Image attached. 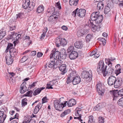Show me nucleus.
I'll return each mask as SVG.
<instances>
[{
  "instance_id": "1",
  "label": "nucleus",
  "mask_w": 123,
  "mask_h": 123,
  "mask_svg": "<svg viewBox=\"0 0 123 123\" xmlns=\"http://www.w3.org/2000/svg\"><path fill=\"white\" fill-rule=\"evenodd\" d=\"M81 79L79 75H77L76 71H72L69 75L68 78L67 83V84L72 82L74 85H75L80 83Z\"/></svg>"
},
{
  "instance_id": "2",
  "label": "nucleus",
  "mask_w": 123,
  "mask_h": 123,
  "mask_svg": "<svg viewBox=\"0 0 123 123\" xmlns=\"http://www.w3.org/2000/svg\"><path fill=\"white\" fill-rule=\"evenodd\" d=\"M91 18L92 21H95L97 24L101 23L103 19V17L102 15H99V12H93L91 15Z\"/></svg>"
},
{
  "instance_id": "3",
  "label": "nucleus",
  "mask_w": 123,
  "mask_h": 123,
  "mask_svg": "<svg viewBox=\"0 0 123 123\" xmlns=\"http://www.w3.org/2000/svg\"><path fill=\"white\" fill-rule=\"evenodd\" d=\"M107 67V65L105 66L104 62L103 60L100 61L98 63L97 71L99 74H101L102 73L103 75H105L107 73L105 71V69H106Z\"/></svg>"
},
{
  "instance_id": "4",
  "label": "nucleus",
  "mask_w": 123,
  "mask_h": 123,
  "mask_svg": "<svg viewBox=\"0 0 123 123\" xmlns=\"http://www.w3.org/2000/svg\"><path fill=\"white\" fill-rule=\"evenodd\" d=\"M85 27H88V29H81L80 31V32L77 33V35L78 37H80L81 36H83L87 32L88 30L90 28H91L93 30L95 29V25L93 24L92 22H91L90 20L89 21L88 25L86 26Z\"/></svg>"
},
{
  "instance_id": "5",
  "label": "nucleus",
  "mask_w": 123,
  "mask_h": 123,
  "mask_svg": "<svg viewBox=\"0 0 123 123\" xmlns=\"http://www.w3.org/2000/svg\"><path fill=\"white\" fill-rule=\"evenodd\" d=\"M110 93L113 97V100H114L115 98L118 97H123V88L119 90H117L110 91Z\"/></svg>"
},
{
  "instance_id": "6",
  "label": "nucleus",
  "mask_w": 123,
  "mask_h": 123,
  "mask_svg": "<svg viewBox=\"0 0 123 123\" xmlns=\"http://www.w3.org/2000/svg\"><path fill=\"white\" fill-rule=\"evenodd\" d=\"M91 74H90L88 72L86 71H83L81 75V77L82 78L86 80V81H90L92 78L91 77H92Z\"/></svg>"
},
{
  "instance_id": "7",
  "label": "nucleus",
  "mask_w": 123,
  "mask_h": 123,
  "mask_svg": "<svg viewBox=\"0 0 123 123\" xmlns=\"http://www.w3.org/2000/svg\"><path fill=\"white\" fill-rule=\"evenodd\" d=\"M54 105L55 109L59 111L62 110V104H61L60 101L59 100H55L54 101Z\"/></svg>"
},
{
  "instance_id": "8",
  "label": "nucleus",
  "mask_w": 123,
  "mask_h": 123,
  "mask_svg": "<svg viewBox=\"0 0 123 123\" xmlns=\"http://www.w3.org/2000/svg\"><path fill=\"white\" fill-rule=\"evenodd\" d=\"M66 54L64 52V54H62L59 51H55V55L54 56V58L56 59H64L66 58Z\"/></svg>"
},
{
  "instance_id": "9",
  "label": "nucleus",
  "mask_w": 123,
  "mask_h": 123,
  "mask_svg": "<svg viewBox=\"0 0 123 123\" xmlns=\"http://www.w3.org/2000/svg\"><path fill=\"white\" fill-rule=\"evenodd\" d=\"M116 78L113 75L111 76L108 78L107 80V83L109 85L111 86L115 85V84L117 81Z\"/></svg>"
},
{
  "instance_id": "10",
  "label": "nucleus",
  "mask_w": 123,
  "mask_h": 123,
  "mask_svg": "<svg viewBox=\"0 0 123 123\" xmlns=\"http://www.w3.org/2000/svg\"><path fill=\"white\" fill-rule=\"evenodd\" d=\"M21 33H19V34H17L14 32L11 33V34L9 35L8 36V38H23L22 36Z\"/></svg>"
},
{
  "instance_id": "11",
  "label": "nucleus",
  "mask_w": 123,
  "mask_h": 123,
  "mask_svg": "<svg viewBox=\"0 0 123 123\" xmlns=\"http://www.w3.org/2000/svg\"><path fill=\"white\" fill-rule=\"evenodd\" d=\"M96 88L98 94L100 95H103L104 92V90L102 88L101 83L98 84L96 85Z\"/></svg>"
},
{
  "instance_id": "12",
  "label": "nucleus",
  "mask_w": 123,
  "mask_h": 123,
  "mask_svg": "<svg viewBox=\"0 0 123 123\" xmlns=\"http://www.w3.org/2000/svg\"><path fill=\"white\" fill-rule=\"evenodd\" d=\"M105 106L106 103L105 102H102L100 103H99L93 108V110L94 111L96 110L100 111L101 110L102 108L104 107Z\"/></svg>"
},
{
  "instance_id": "13",
  "label": "nucleus",
  "mask_w": 123,
  "mask_h": 123,
  "mask_svg": "<svg viewBox=\"0 0 123 123\" xmlns=\"http://www.w3.org/2000/svg\"><path fill=\"white\" fill-rule=\"evenodd\" d=\"M26 83L24 81L21 84L20 88V93L23 94L27 90V88L26 86Z\"/></svg>"
},
{
  "instance_id": "14",
  "label": "nucleus",
  "mask_w": 123,
  "mask_h": 123,
  "mask_svg": "<svg viewBox=\"0 0 123 123\" xmlns=\"http://www.w3.org/2000/svg\"><path fill=\"white\" fill-rule=\"evenodd\" d=\"M123 83V79L120 78H117V81L116 82L114 87L116 88H118L122 85Z\"/></svg>"
},
{
  "instance_id": "15",
  "label": "nucleus",
  "mask_w": 123,
  "mask_h": 123,
  "mask_svg": "<svg viewBox=\"0 0 123 123\" xmlns=\"http://www.w3.org/2000/svg\"><path fill=\"white\" fill-rule=\"evenodd\" d=\"M86 10L84 9H81L77 10V14L79 17L82 18L85 16Z\"/></svg>"
},
{
  "instance_id": "16",
  "label": "nucleus",
  "mask_w": 123,
  "mask_h": 123,
  "mask_svg": "<svg viewBox=\"0 0 123 123\" xmlns=\"http://www.w3.org/2000/svg\"><path fill=\"white\" fill-rule=\"evenodd\" d=\"M7 115L4 113L3 111H0V123H4V121Z\"/></svg>"
},
{
  "instance_id": "17",
  "label": "nucleus",
  "mask_w": 123,
  "mask_h": 123,
  "mask_svg": "<svg viewBox=\"0 0 123 123\" xmlns=\"http://www.w3.org/2000/svg\"><path fill=\"white\" fill-rule=\"evenodd\" d=\"M69 56L70 59L74 60L78 57V54L77 51H73L69 54Z\"/></svg>"
},
{
  "instance_id": "18",
  "label": "nucleus",
  "mask_w": 123,
  "mask_h": 123,
  "mask_svg": "<svg viewBox=\"0 0 123 123\" xmlns=\"http://www.w3.org/2000/svg\"><path fill=\"white\" fill-rule=\"evenodd\" d=\"M59 70L62 72L61 74L62 75L64 74L67 72L66 69V65L65 64H63L58 67Z\"/></svg>"
},
{
  "instance_id": "19",
  "label": "nucleus",
  "mask_w": 123,
  "mask_h": 123,
  "mask_svg": "<svg viewBox=\"0 0 123 123\" xmlns=\"http://www.w3.org/2000/svg\"><path fill=\"white\" fill-rule=\"evenodd\" d=\"M5 58L6 60V63L8 65L11 64L13 61V58L10 56H5Z\"/></svg>"
},
{
  "instance_id": "20",
  "label": "nucleus",
  "mask_w": 123,
  "mask_h": 123,
  "mask_svg": "<svg viewBox=\"0 0 123 123\" xmlns=\"http://www.w3.org/2000/svg\"><path fill=\"white\" fill-rule=\"evenodd\" d=\"M10 56L12 57H14L16 56L18 53L17 50L14 48H13L12 50L9 51Z\"/></svg>"
},
{
  "instance_id": "21",
  "label": "nucleus",
  "mask_w": 123,
  "mask_h": 123,
  "mask_svg": "<svg viewBox=\"0 0 123 123\" xmlns=\"http://www.w3.org/2000/svg\"><path fill=\"white\" fill-rule=\"evenodd\" d=\"M76 104V101L74 99H70L67 103L68 106V107H72Z\"/></svg>"
},
{
  "instance_id": "22",
  "label": "nucleus",
  "mask_w": 123,
  "mask_h": 123,
  "mask_svg": "<svg viewBox=\"0 0 123 123\" xmlns=\"http://www.w3.org/2000/svg\"><path fill=\"white\" fill-rule=\"evenodd\" d=\"M42 104L40 103L35 107L34 113L35 114H37L39 110L42 108Z\"/></svg>"
},
{
  "instance_id": "23",
  "label": "nucleus",
  "mask_w": 123,
  "mask_h": 123,
  "mask_svg": "<svg viewBox=\"0 0 123 123\" xmlns=\"http://www.w3.org/2000/svg\"><path fill=\"white\" fill-rule=\"evenodd\" d=\"M83 44L81 41H76L74 43V46L77 48L81 49L82 47Z\"/></svg>"
},
{
  "instance_id": "24",
  "label": "nucleus",
  "mask_w": 123,
  "mask_h": 123,
  "mask_svg": "<svg viewBox=\"0 0 123 123\" xmlns=\"http://www.w3.org/2000/svg\"><path fill=\"white\" fill-rule=\"evenodd\" d=\"M30 2L29 0H25L24 1L23 3L22 6L25 9H27L30 4Z\"/></svg>"
},
{
  "instance_id": "25",
  "label": "nucleus",
  "mask_w": 123,
  "mask_h": 123,
  "mask_svg": "<svg viewBox=\"0 0 123 123\" xmlns=\"http://www.w3.org/2000/svg\"><path fill=\"white\" fill-rule=\"evenodd\" d=\"M105 71L107 72V73L105 75H103L104 77L106 76L108 73L109 74H113L114 73V69L113 68H108L107 71H106V69H105Z\"/></svg>"
},
{
  "instance_id": "26",
  "label": "nucleus",
  "mask_w": 123,
  "mask_h": 123,
  "mask_svg": "<svg viewBox=\"0 0 123 123\" xmlns=\"http://www.w3.org/2000/svg\"><path fill=\"white\" fill-rule=\"evenodd\" d=\"M45 88L44 87H42L38 88L35 90L33 92V95L35 96L40 93L42 90L44 89Z\"/></svg>"
},
{
  "instance_id": "27",
  "label": "nucleus",
  "mask_w": 123,
  "mask_h": 123,
  "mask_svg": "<svg viewBox=\"0 0 123 123\" xmlns=\"http://www.w3.org/2000/svg\"><path fill=\"white\" fill-rule=\"evenodd\" d=\"M54 59L56 60L55 63V66H56L55 68L59 67L63 64H62L63 62L60 59H56V58H54Z\"/></svg>"
},
{
  "instance_id": "28",
  "label": "nucleus",
  "mask_w": 123,
  "mask_h": 123,
  "mask_svg": "<svg viewBox=\"0 0 123 123\" xmlns=\"http://www.w3.org/2000/svg\"><path fill=\"white\" fill-rule=\"evenodd\" d=\"M104 7V3L103 2H99L97 4V9L99 10H102Z\"/></svg>"
},
{
  "instance_id": "29",
  "label": "nucleus",
  "mask_w": 123,
  "mask_h": 123,
  "mask_svg": "<svg viewBox=\"0 0 123 123\" xmlns=\"http://www.w3.org/2000/svg\"><path fill=\"white\" fill-rule=\"evenodd\" d=\"M70 112V110L68 109L66 110L61 114L60 115V117H61L63 118L66 115L69 114Z\"/></svg>"
},
{
  "instance_id": "30",
  "label": "nucleus",
  "mask_w": 123,
  "mask_h": 123,
  "mask_svg": "<svg viewBox=\"0 0 123 123\" xmlns=\"http://www.w3.org/2000/svg\"><path fill=\"white\" fill-rule=\"evenodd\" d=\"M79 0H69V3L71 6H76L78 4Z\"/></svg>"
},
{
  "instance_id": "31",
  "label": "nucleus",
  "mask_w": 123,
  "mask_h": 123,
  "mask_svg": "<svg viewBox=\"0 0 123 123\" xmlns=\"http://www.w3.org/2000/svg\"><path fill=\"white\" fill-rule=\"evenodd\" d=\"M26 41L25 43H26L25 46L26 47L29 46L32 43V39L30 40V39H25Z\"/></svg>"
},
{
  "instance_id": "32",
  "label": "nucleus",
  "mask_w": 123,
  "mask_h": 123,
  "mask_svg": "<svg viewBox=\"0 0 123 123\" xmlns=\"http://www.w3.org/2000/svg\"><path fill=\"white\" fill-rule=\"evenodd\" d=\"M44 10V7L43 5L39 6L37 8V11L38 13H42Z\"/></svg>"
},
{
  "instance_id": "33",
  "label": "nucleus",
  "mask_w": 123,
  "mask_h": 123,
  "mask_svg": "<svg viewBox=\"0 0 123 123\" xmlns=\"http://www.w3.org/2000/svg\"><path fill=\"white\" fill-rule=\"evenodd\" d=\"M27 99L26 98H24L22 99L21 101V105L22 107H25L27 104V103L26 101Z\"/></svg>"
},
{
  "instance_id": "34",
  "label": "nucleus",
  "mask_w": 123,
  "mask_h": 123,
  "mask_svg": "<svg viewBox=\"0 0 123 123\" xmlns=\"http://www.w3.org/2000/svg\"><path fill=\"white\" fill-rule=\"evenodd\" d=\"M37 82H33L32 84L31 85L30 84L28 86V89L27 91L30 90L31 89L34 88L36 86V84H37Z\"/></svg>"
},
{
  "instance_id": "35",
  "label": "nucleus",
  "mask_w": 123,
  "mask_h": 123,
  "mask_svg": "<svg viewBox=\"0 0 123 123\" xmlns=\"http://www.w3.org/2000/svg\"><path fill=\"white\" fill-rule=\"evenodd\" d=\"M117 103L119 105L123 107V97L120 98L118 101Z\"/></svg>"
},
{
  "instance_id": "36",
  "label": "nucleus",
  "mask_w": 123,
  "mask_h": 123,
  "mask_svg": "<svg viewBox=\"0 0 123 123\" xmlns=\"http://www.w3.org/2000/svg\"><path fill=\"white\" fill-rule=\"evenodd\" d=\"M55 11L54 8L53 6L51 7L49 9H48L47 10L48 13L51 14L52 12H53Z\"/></svg>"
},
{
  "instance_id": "37",
  "label": "nucleus",
  "mask_w": 123,
  "mask_h": 123,
  "mask_svg": "<svg viewBox=\"0 0 123 123\" xmlns=\"http://www.w3.org/2000/svg\"><path fill=\"white\" fill-rule=\"evenodd\" d=\"M58 18V17L57 16H55L51 15L50 16L49 18L48 19V21H52L54 19H57Z\"/></svg>"
},
{
  "instance_id": "38",
  "label": "nucleus",
  "mask_w": 123,
  "mask_h": 123,
  "mask_svg": "<svg viewBox=\"0 0 123 123\" xmlns=\"http://www.w3.org/2000/svg\"><path fill=\"white\" fill-rule=\"evenodd\" d=\"M74 47L73 46H70L68 49L67 51V53H71L73 51H74Z\"/></svg>"
},
{
  "instance_id": "39",
  "label": "nucleus",
  "mask_w": 123,
  "mask_h": 123,
  "mask_svg": "<svg viewBox=\"0 0 123 123\" xmlns=\"http://www.w3.org/2000/svg\"><path fill=\"white\" fill-rule=\"evenodd\" d=\"M110 9L108 6H106L104 9V13L105 14H107L110 11Z\"/></svg>"
},
{
  "instance_id": "40",
  "label": "nucleus",
  "mask_w": 123,
  "mask_h": 123,
  "mask_svg": "<svg viewBox=\"0 0 123 123\" xmlns=\"http://www.w3.org/2000/svg\"><path fill=\"white\" fill-rule=\"evenodd\" d=\"M28 59V56L26 55L24 56L21 59L20 61L21 63H23L25 62Z\"/></svg>"
},
{
  "instance_id": "41",
  "label": "nucleus",
  "mask_w": 123,
  "mask_h": 123,
  "mask_svg": "<svg viewBox=\"0 0 123 123\" xmlns=\"http://www.w3.org/2000/svg\"><path fill=\"white\" fill-rule=\"evenodd\" d=\"M47 30L48 29L47 28H45V30L43 31V33L42 34L40 38H44Z\"/></svg>"
},
{
  "instance_id": "42",
  "label": "nucleus",
  "mask_w": 123,
  "mask_h": 123,
  "mask_svg": "<svg viewBox=\"0 0 123 123\" xmlns=\"http://www.w3.org/2000/svg\"><path fill=\"white\" fill-rule=\"evenodd\" d=\"M61 45L63 46H65L67 43V42L66 40V39H61Z\"/></svg>"
},
{
  "instance_id": "43",
  "label": "nucleus",
  "mask_w": 123,
  "mask_h": 123,
  "mask_svg": "<svg viewBox=\"0 0 123 123\" xmlns=\"http://www.w3.org/2000/svg\"><path fill=\"white\" fill-rule=\"evenodd\" d=\"M13 46V44L11 43H9L8 44V45L7 47V49H9V51L12 50L13 48H12Z\"/></svg>"
},
{
  "instance_id": "44",
  "label": "nucleus",
  "mask_w": 123,
  "mask_h": 123,
  "mask_svg": "<svg viewBox=\"0 0 123 123\" xmlns=\"http://www.w3.org/2000/svg\"><path fill=\"white\" fill-rule=\"evenodd\" d=\"M6 32L5 31H2L0 33V38H2L6 35Z\"/></svg>"
},
{
  "instance_id": "45",
  "label": "nucleus",
  "mask_w": 123,
  "mask_h": 123,
  "mask_svg": "<svg viewBox=\"0 0 123 123\" xmlns=\"http://www.w3.org/2000/svg\"><path fill=\"white\" fill-rule=\"evenodd\" d=\"M60 39H58L55 42L56 45L57 47H58L60 45H61V42Z\"/></svg>"
},
{
  "instance_id": "46",
  "label": "nucleus",
  "mask_w": 123,
  "mask_h": 123,
  "mask_svg": "<svg viewBox=\"0 0 123 123\" xmlns=\"http://www.w3.org/2000/svg\"><path fill=\"white\" fill-rule=\"evenodd\" d=\"M48 66L49 68H52L53 67L54 68H55V64H53L50 62H49L48 63Z\"/></svg>"
},
{
  "instance_id": "47",
  "label": "nucleus",
  "mask_w": 123,
  "mask_h": 123,
  "mask_svg": "<svg viewBox=\"0 0 123 123\" xmlns=\"http://www.w3.org/2000/svg\"><path fill=\"white\" fill-rule=\"evenodd\" d=\"M28 121L29 123H36V121L34 119H30V118H26Z\"/></svg>"
},
{
  "instance_id": "48",
  "label": "nucleus",
  "mask_w": 123,
  "mask_h": 123,
  "mask_svg": "<svg viewBox=\"0 0 123 123\" xmlns=\"http://www.w3.org/2000/svg\"><path fill=\"white\" fill-rule=\"evenodd\" d=\"M17 18H20V19L23 18L24 17V14L23 13H19L17 15Z\"/></svg>"
},
{
  "instance_id": "49",
  "label": "nucleus",
  "mask_w": 123,
  "mask_h": 123,
  "mask_svg": "<svg viewBox=\"0 0 123 123\" xmlns=\"http://www.w3.org/2000/svg\"><path fill=\"white\" fill-rule=\"evenodd\" d=\"M56 49L54 48V49L52 51V53L50 55V59L53 58L54 55H55V51H56Z\"/></svg>"
},
{
  "instance_id": "50",
  "label": "nucleus",
  "mask_w": 123,
  "mask_h": 123,
  "mask_svg": "<svg viewBox=\"0 0 123 123\" xmlns=\"http://www.w3.org/2000/svg\"><path fill=\"white\" fill-rule=\"evenodd\" d=\"M104 117H98V122L99 123H103L104 122Z\"/></svg>"
},
{
  "instance_id": "51",
  "label": "nucleus",
  "mask_w": 123,
  "mask_h": 123,
  "mask_svg": "<svg viewBox=\"0 0 123 123\" xmlns=\"http://www.w3.org/2000/svg\"><path fill=\"white\" fill-rule=\"evenodd\" d=\"M89 118L88 123H92L93 120V117L92 115L90 116L89 117Z\"/></svg>"
},
{
  "instance_id": "52",
  "label": "nucleus",
  "mask_w": 123,
  "mask_h": 123,
  "mask_svg": "<svg viewBox=\"0 0 123 123\" xmlns=\"http://www.w3.org/2000/svg\"><path fill=\"white\" fill-rule=\"evenodd\" d=\"M59 13L58 11L54 12H52V15L54 17L57 16L58 17V16L59 15Z\"/></svg>"
},
{
  "instance_id": "53",
  "label": "nucleus",
  "mask_w": 123,
  "mask_h": 123,
  "mask_svg": "<svg viewBox=\"0 0 123 123\" xmlns=\"http://www.w3.org/2000/svg\"><path fill=\"white\" fill-rule=\"evenodd\" d=\"M121 68H118V69H116L115 70L114 72L117 75L119 74L121 72Z\"/></svg>"
},
{
  "instance_id": "54",
  "label": "nucleus",
  "mask_w": 123,
  "mask_h": 123,
  "mask_svg": "<svg viewBox=\"0 0 123 123\" xmlns=\"http://www.w3.org/2000/svg\"><path fill=\"white\" fill-rule=\"evenodd\" d=\"M82 110H81V108H78V109L77 110L76 113L75 114L76 116H78L81 115V114H80V113L79 112H81Z\"/></svg>"
},
{
  "instance_id": "55",
  "label": "nucleus",
  "mask_w": 123,
  "mask_h": 123,
  "mask_svg": "<svg viewBox=\"0 0 123 123\" xmlns=\"http://www.w3.org/2000/svg\"><path fill=\"white\" fill-rule=\"evenodd\" d=\"M98 40L101 41L102 42L103 45L105 46L106 43V40L105 39H97Z\"/></svg>"
},
{
  "instance_id": "56",
  "label": "nucleus",
  "mask_w": 123,
  "mask_h": 123,
  "mask_svg": "<svg viewBox=\"0 0 123 123\" xmlns=\"http://www.w3.org/2000/svg\"><path fill=\"white\" fill-rule=\"evenodd\" d=\"M28 97H31L32 96V94L33 93L32 91L31 90L29 91L27 93H26Z\"/></svg>"
},
{
  "instance_id": "57",
  "label": "nucleus",
  "mask_w": 123,
  "mask_h": 123,
  "mask_svg": "<svg viewBox=\"0 0 123 123\" xmlns=\"http://www.w3.org/2000/svg\"><path fill=\"white\" fill-rule=\"evenodd\" d=\"M100 55L99 54L98 52H95L94 55V57L95 58H97Z\"/></svg>"
},
{
  "instance_id": "58",
  "label": "nucleus",
  "mask_w": 123,
  "mask_h": 123,
  "mask_svg": "<svg viewBox=\"0 0 123 123\" xmlns=\"http://www.w3.org/2000/svg\"><path fill=\"white\" fill-rule=\"evenodd\" d=\"M55 6L56 7H57L59 9H60L61 8L60 3L59 2H58L55 3Z\"/></svg>"
},
{
  "instance_id": "59",
  "label": "nucleus",
  "mask_w": 123,
  "mask_h": 123,
  "mask_svg": "<svg viewBox=\"0 0 123 123\" xmlns=\"http://www.w3.org/2000/svg\"><path fill=\"white\" fill-rule=\"evenodd\" d=\"M48 99L46 97H43L42 99V103L41 104H43L47 102V101L46 100Z\"/></svg>"
},
{
  "instance_id": "60",
  "label": "nucleus",
  "mask_w": 123,
  "mask_h": 123,
  "mask_svg": "<svg viewBox=\"0 0 123 123\" xmlns=\"http://www.w3.org/2000/svg\"><path fill=\"white\" fill-rule=\"evenodd\" d=\"M78 9V8H76V9L72 13V15L74 17H75L76 15L77 12V10Z\"/></svg>"
},
{
  "instance_id": "61",
  "label": "nucleus",
  "mask_w": 123,
  "mask_h": 123,
  "mask_svg": "<svg viewBox=\"0 0 123 123\" xmlns=\"http://www.w3.org/2000/svg\"><path fill=\"white\" fill-rule=\"evenodd\" d=\"M46 88L47 89H53V87H52L50 84H47Z\"/></svg>"
},
{
  "instance_id": "62",
  "label": "nucleus",
  "mask_w": 123,
  "mask_h": 123,
  "mask_svg": "<svg viewBox=\"0 0 123 123\" xmlns=\"http://www.w3.org/2000/svg\"><path fill=\"white\" fill-rule=\"evenodd\" d=\"M2 109L3 110V111H4V112H6L7 113L8 111L7 108L5 106H4L2 107Z\"/></svg>"
},
{
  "instance_id": "63",
  "label": "nucleus",
  "mask_w": 123,
  "mask_h": 123,
  "mask_svg": "<svg viewBox=\"0 0 123 123\" xmlns=\"http://www.w3.org/2000/svg\"><path fill=\"white\" fill-rule=\"evenodd\" d=\"M9 73L10 75L9 76H10V79H11L12 77H14L15 75V74L13 72H9Z\"/></svg>"
},
{
  "instance_id": "64",
  "label": "nucleus",
  "mask_w": 123,
  "mask_h": 123,
  "mask_svg": "<svg viewBox=\"0 0 123 123\" xmlns=\"http://www.w3.org/2000/svg\"><path fill=\"white\" fill-rule=\"evenodd\" d=\"M115 58H114L111 57L110 58L108 59L107 60V62L112 61L115 60Z\"/></svg>"
}]
</instances>
